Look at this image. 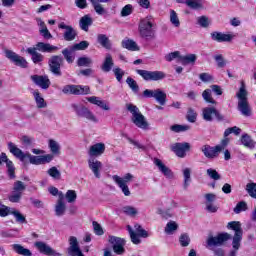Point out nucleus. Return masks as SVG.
Returning a JSON list of instances; mask_svg holds the SVG:
<instances>
[{"mask_svg": "<svg viewBox=\"0 0 256 256\" xmlns=\"http://www.w3.org/2000/svg\"><path fill=\"white\" fill-rule=\"evenodd\" d=\"M34 49H36V51H40L41 53H53L54 51H57V49L59 48L49 43L38 42Z\"/></svg>", "mask_w": 256, "mask_h": 256, "instance_id": "nucleus-27", "label": "nucleus"}, {"mask_svg": "<svg viewBox=\"0 0 256 256\" xmlns=\"http://www.w3.org/2000/svg\"><path fill=\"white\" fill-rule=\"evenodd\" d=\"M214 61H216V65L219 69H223L227 66V60L223 57V54H216L213 56Z\"/></svg>", "mask_w": 256, "mask_h": 256, "instance_id": "nucleus-46", "label": "nucleus"}, {"mask_svg": "<svg viewBox=\"0 0 256 256\" xmlns=\"http://www.w3.org/2000/svg\"><path fill=\"white\" fill-rule=\"evenodd\" d=\"M30 79L41 89H47L48 87H51V80H49V76L32 75Z\"/></svg>", "mask_w": 256, "mask_h": 256, "instance_id": "nucleus-19", "label": "nucleus"}, {"mask_svg": "<svg viewBox=\"0 0 256 256\" xmlns=\"http://www.w3.org/2000/svg\"><path fill=\"white\" fill-rule=\"evenodd\" d=\"M21 197H23L21 192L12 191V194L8 197V199L10 203H19V201H21Z\"/></svg>", "mask_w": 256, "mask_h": 256, "instance_id": "nucleus-64", "label": "nucleus"}, {"mask_svg": "<svg viewBox=\"0 0 256 256\" xmlns=\"http://www.w3.org/2000/svg\"><path fill=\"white\" fill-rule=\"evenodd\" d=\"M202 97L206 103H210L211 105H217V101L213 99L211 95V89H206L202 92Z\"/></svg>", "mask_w": 256, "mask_h": 256, "instance_id": "nucleus-48", "label": "nucleus"}, {"mask_svg": "<svg viewBox=\"0 0 256 256\" xmlns=\"http://www.w3.org/2000/svg\"><path fill=\"white\" fill-rule=\"evenodd\" d=\"M10 215H13L16 219V223H27V218L19 210L12 209Z\"/></svg>", "mask_w": 256, "mask_h": 256, "instance_id": "nucleus-47", "label": "nucleus"}, {"mask_svg": "<svg viewBox=\"0 0 256 256\" xmlns=\"http://www.w3.org/2000/svg\"><path fill=\"white\" fill-rule=\"evenodd\" d=\"M136 73L144 79V81H163L166 75L163 71L136 70Z\"/></svg>", "mask_w": 256, "mask_h": 256, "instance_id": "nucleus-10", "label": "nucleus"}, {"mask_svg": "<svg viewBox=\"0 0 256 256\" xmlns=\"http://www.w3.org/2000/svg\"><path fill=\"white\" fill-rule=\"evenodd\" d=\"M33 95L38 109H45V107H47V103L45 102V99L41 96V93L36 90L34 91Z\"/></svg>", "mask_w": 256, "mask_h": 256, "instance_id": "nucleus-40", "label": "nucleus"}, {"mask_svg": "<svg viewBox=\"0 0 256 256\" xmlns=\"http://www.w3.org/2000/svg\"><path fill=\"white\" fill-rule=\"evenodd\" d=\"M236 97L239 99L238 111H240L241 115L244 117H251V107L249 106V101H247V90L245 86L240 87Z\"/></svg>", "mask_w": 256, "mask_h": 256, "instance_id": "nucleus-5", "label": "nucleus"}, {"mask_svg": "<svg viewBox=\"0 0 256 256\" xmlns=\"http://www.w3.org/2000/svg\"><path fill=\"white\" fill-rule=\"evenodd\" d=\"M126 109L131 113V121L134 123V125H136V127L144 130L149 129V122H147V119L141 114V111H139L137 106L133 104H127Z\"/></svg>", "mask_w": 256, "mask_h": 256, "instance_id": "nucleus-3", "label": "nucleus"}, {"mask_svg": "<svg viewBox=\"0 0 256 256\" xmlns=\"http://www.w3.org/2000/svg\"><path fill=\"white\" fill-rule=\"evenodd\" d=\"M171 150L176 153L177 157H185L187 151L191 150V144L188 142L175 143L171 146Z\"/></svg>", "mask_w": 256, "mask_h": 256, "instance_id": "nucleus-17", "label": "nucleus"}, {"mask_svg": "<svg viewBox=\"0 0 256 256\" xmlns=\"http://www.w3.org/2000/svg\"><path fill=\"white\" fill-rule=\"evenodd\" d=\"M58 27L59 29H65L63 34L65 41H75V38L77 37V31H75L73 26L66 25L65 22H61Z\"/></svg>", "mask_w": 256, "mask_h": 256, "instance_id": "nucleus-18", "label": "nucleus"}, {"mask_svg": "<svg viewBox=\"0 0 256 256\" xmlns=\"http://www.w3.org/2000/svg\"><path fill=\"white\" fill-rule=\"evenodd\" d=\"M206 173L210 179H213V181H219V179H221V174L215 169L209 168L206 170Z\"/></svg>", "mask_w": 256, "mask_h": 256, "instance_id": "nucleus-61", "label": "nucleus"}, {"mask_svg": "<svg viewBox=\"0 0 256 256\" xmlns=\"http://www.w3.org/2000/svg\"><path fill=\"white\" fill-rule=\"evenodd\" d=\"M114 65L115 63L113 62V56H111V54H106L104 62L101 66L102 71H104V73H109V71L113 69Z\"/></svg>", "mask_w": 256, "mask_h": 256, "instance_id": "nucleus-31", "label": "nucleus"}, {"mask_svg": "<svg viewBox=\"0 0 256 256\" xmlns=\"http://www.w3.org/2000/svg\"><path fill=\"white\" fill-rule=\"evenodd\" d=\"M154 165L158 168L160 173H163L164 177L167 179H173V171H171V168L167 167L161 159L154 158Z\"/></svg>", "mask_w": 256, "mask_h": 256, "instance_id": "nucleus-22", "label": "nucleus"}, {"mask_svg": "<svg viewBox=\"0 0 256 256\" xmlns=\"http://www.w3.org/2000/svg\"><path fill=\"white\" fill-rule=\"evenodd\" d=\"M211 38L213 41H217V43H229L233 41V35L223 34L217 31L211 33Z\"/></svg>", "mask_w": 256, "mask_h": 256, "instance_id": "nucleus-25", "label": "nucleus"}, {"mask_svg": "<svg viewBox=\"0 0 256 256\" xmlns=\"http://www.w3.org/2000/svg\"><path fill=\"white\" fill-rule=\"evenodd\" d=\"M185 4L190 9H194L195 11H199V9H203V3L200 0H186Z\"/></svg>", "mask_w": 256, "mask_h": 256, "instance_id": "nucleus-45", "label": "nucleus"}, {"mask_svg": "<svg viewBox=\"0 0 256 256\" xmlns=\"http://www.w3.org/2000/svg\"><path fill=\"white\" fill-rule=\"evenodd\" d=\"M247 209H249V207L247 206V202L240 201L236 204L233 211H234V213H236V215H239V213H241L243 211H247Z\"/></svg>", "mask_w": 256, "mask_h": 256, "instance_id": "nucleus-56", "label": "nucleus"}, {"mask_svg": "<svg viewBox=\"0 0 256 256\" xmlns=\"http://www.w3.org/2000/svg\"><path fill=\"white\" fill-rule=\"evenodd\" d=\"M122 211L123 213H125V215H129L130 217H135V215L139 213V211H137V208L133 206H124L122 208Z\"/></svg>", "mask_w": 256, "mask_h": 256, "instance_id": "nucleus-60", "label": "nucleus"}, {"mask_svg": "<svg viewBox=\"0 0 256 256\" xmlns=\"http://www.w3.org/2000/svg\"><path fill=\"white\" fill-rule=\"evenodd\" d=\"M195 61H197L196 54H187L180 57L181 65H194Z\"/></svg>", "mask_w": 256, "mask_h": 256, "instance_id": "nucleus-37", "label": "nucleus"}, {"mask_svg": "<svg viewBox=\"0 0 256 256\" xmlns=\"http://www.w3.org/2000/svg\"><path fill=\"white\" fill-rule=\"evenodd\" d=\"M122 47L124 49H128V51H139V47L137 46V42L131 39L123 40Z\"/></svg>", "mask_w": 256, "mask_h": 256, "instance_id": "nucleus-39", "label": "nucleus"}, {"mask_svg": "<svg viewBox=\"0 0 256 256\" xmlns=\"http://www.w3.org/2000/svg\"><path fill=\"white\" fill-rule=\"evenodd\" d=\"M202 117L204 121L211 122L213 119H216V121L221 122L225 121V116L217 110L215 107H205L202 109Z\"/></svg>", "mask_w": 256, "mask_h": 256, "instance_id": "nucleus-9", "label": "nucleus"}, {"mask_svg": "<svg viewBox=\"0 0 256 256\" xmlns=\"http://www.w3.org/2000/svg\"><path fill=\"white\" fill-rule=\"evenodd\" d=\"M34 247L37 248L39 253L42 255H48V256H61L62 254L53 250L49 244L43 242V241H37L34 243Z\"/></svg>", "mask_w": 256, "mask_h": 256, "instance_id": "nucleus-15", "label": "nucleus"}, {"mask_svg": "<svg viewBox=\"0 0 256 256\" xmlns=\"http://www.w3.org/2000/svg\"><path fill=\"white\" fill-rule=\"evenodd\" d=\"M26 159H29L31 165H42L41 156H33L29 152H27Z\"/></svg>", "mask_w": 256, "mask_h": 256, "instance_id": "nucleus-59", "label": "nucleus"}, {"mask_svg": "<svg viewBox=\"0 0 256 256\" xmlns=\"http://www.w3.org/2000/svg\"><path fill=\"white\" fill-rule=\"evenodd\" d=\"M240 142L247 149H255V142L253 141V138H251V136L247 133L241 136Z\"/></svg>", "mask_w": 256, "mask_h": 256, "instance_id": "nucleus-32", "label": "nucleus"}, {"mask_svg": "<svg viewBox=\"0 0 256 256\" xmlns=\"http://www.w3.org/2000/svg\"><path fill=\"white\" fill-rule=\"evenodd\" d=\"M78 67H89L93 65V60L89 57H80L77 60Z\"/></svg>", "mask_w": 256, "mask_h": 256, "instance_id": "nucleus-52", "label": "nucleus"}, {"mask_svg": "<svg viewBox=\"0 0 256 256\" xmlns=\"http://www.w3.org/2000/svg\"><path fill=\"white\" fill-rule=\"evenodd\" d=\"M86 99L89 103L97 105V107H100V109H103L104 111H109V109H111L105 101L101 100V98L97 96L87 97Z\"/></svg>", "mask_w": 256, "mask_h": 256, "instance_id": "nucleus-28", "label": "nucleus"}, {"mask_svg": "<svg viewBox=\"0 0 256 256\" xmlns=\"http://www.w3.org/2000/svg\"><path fill=\"white\" fill-rule=\"evenodd\" d=\"M179 243L181 247H189V245L191 244V238L189 237V234H181L179 237Z\"/></svg>", "mask_w": 256, "mask_h": 256, "instance_id": "nucleus-57", "label": "nucleus"}, {"mask_svg": "<svg viewBox=\"0 0 256 256\" xmlns=\"http://www.w3.org/2000/svg\"><path fill=\"white\" fill-rule=\"evenodd\" d=\"M25 189H27V186L22 181L17 180L16 182H14V186H13L14 193H20L23 195V191H25Z\"/></svg>", "mask_w": 256, "mask_h": 256, "instance_id": "nucleus-53", "label": "nucleus"}, {"mask_svg": "<svg viewBox=\"0 0 256 256\" xmlns=\"http://www.w3.org/2000/svg\"><path fill=\"white\" fill-rule=\"evenodd\" d=\"M26 53H28V55H31V60L33 61V63H35V65H38L39 63H43V60L45 59V56H43V54L37 52V48L35 47H29L26 49Z\"/></svg>", "mask_w": 256, "mask_h": 256, "instance_id": "nucleus-26", "label": "nucleus"}, {"mask_svg": "<svg viewBox=\"0 0 256 256\" xmlns=\"http://www.w3.org/2000/svg\"><path fill=\"white\" fill-rule=\"evenodd\" d=\"M189 129H191V126L181 124H175L170 127V131H173V133H183L189 131Z\"/></svg>", "mask_w": 256, "mask_h": 256, "instance_id": "nucleus-49", "label": "nucleus"}, {"mask_svg": "<svg viewBox=\"0 0 256 256\" xmlns=\"http://www.w3.org/2000/svg\"><path fill=\"white\" fill-rule=\"evenodd\" d=\"M47 174L49 177H52V179L59 180L61 179V171L57 169V167L53 166L47 170Z\"/></svg>", "mask_w": 256, "mask_h": 256, "instance_id": "nucleus-54", "label": "nucleus"}, {"mask_svg": "<svg viewBox=\"0 0 256 256\" xmlns=\"http://www.w3.org/2000/svg\"><path fill=\"white\" fill-rule=\"evenodd\" d=\"M97 42L99 43V45L104 47V49H108V50L111 49V40H109V37H107V35L98 34Z\"/></svg>", "mask_w": 256, "mask_h": 256, "instance_id": "nucleus-35", "label": "nucleus"}, {"mask_svg": "<svg viewBox=\"0 0 256 256\" xmlns=\"http://www.w3.org/2000/svg\"><path fill=\"white\" fill-rule=\"evenodd\" d=\"M232 239L231 234L227 232L219 233L216 236H209L206 240L207 247L215 256H225V250L221 247Z\"/></svg>", "mask_w": 256, "mask_h": 256, "instance_id": "nucleus-1", "label": "nucleus"}, {"mask_svg": "<svg viewBox=\"0 0 256 256\" xmlns=\"http://www.w3.org/2000/svg\"><path fill=\"white\" fill-rule=\"evenodd\" d=\"M227 229L234 231V236L232 238V248L240 249L241 241L243 240V228L241 227V222L232 221L227 224Z\"/></svg>", "mask_w": 256, "mask_h": 256, "instance_id": "nucleus-6", "label": "nucleus"}, {"mask_svg": "<svg viewBox=\"0 0 256 256\" xmlns=\"http://www.w3.org/2000/svg\"><path fill=\"white\" fill-rule=\"evenodd\" d=\"M48 147L52 153V155H61V145L59 144V142L50 139L48 141Z\"/></svg>", "mask_w": 256, "mask_h": 256, "instance_id": "nucleus-36", "label": "nucleus"}, {"mask_svg": "<svg viewBox=\"0 0 256 256\" xmlns=\"http://www.w3.org/2000/svg\"><path fill=\"white\" fill-rule=\"evenodd\" d=\"M65 60L63 59V56L59 55H54L49 58L48 60V65H49V70L53 75H56L57 77H61V66Z\"/></svg>", "mask_w": 256, "mask_h": 256, "instance_id": "nucleus-11", "label": "nucleus"}, {"mask_svg": "<svg viewBox=\"0 0 256 256\" xmlns=\"http://www.w3.org/2000/svg\"><path fill=\"white\" fill-rule=\"evenodd\" d=\"M13 251L17 253L18 255H23V256H33V253L31 250L23 247L21 244H13L12 245Z\"/></svg>", "mask_w": 256, "mask_h": 256, "instance_id": "nucleus-33", "label": "nucleus"}, {"mask_svg": "<svg viewBox=\"0 0 256 256\" xmlns=\"http://www.w3.org/2000/svg\"><path fill=\"white\" fill-rule=\"evenodd\" d=\"M231 133H234V135H241V128H239L237 126L227 128L224 131V138L223 139H229L228 136H230Z\"/></svg>", "mask_w": 256, "mask_h": 256, "instance_id": "nucleus-55", "label": "nucleus"}, {"mask_svg": "<svg viewBox=\"0 0 256 256\" xmlns=\"http://www.w3.org/2000/svg\"><path fill=\"white\" fill-rule=\"evenodd\" d=\"M170 22L174 27H179L181 25V22L179 21V16L177 15V12L175 10H170Z\"/></svg>", "mask_w": 256, "mask_h": 256, "instance_id": "nucleus-62", "label": "nucleus"}, {"mask_svg": "<svg viewBox=\"0 0 256 256\" xmlns=\"http://www.w3.org/2000/svg\"><path fill=\"white\" fill-rule=\"evenodd\" d=\"M88 167L91 169L96 179H101V169H103V163H101V161L95 158H90L88 160Z\"/></svg>", "mask_w": 256, "mask_h": 256, "instance_id": "nucleus-21", "label": "nucleus"}, {"mask_svg": "<svg viewBox=\"0 0 256 256\" xmlns=\"http://www.w3.org/2000/svg\"><path fill=\"white\" fill-rule=\"evenodd\" d=\"M109 1L111 0H90V3L94 7V11H96L97 15H105L106 11L101 3H109Z\"/></svg>", "mask_w": 256, "mask_h": 256, "instance_id": "nucleus-29", "label": "nucleus"}, {"mask_svg": "<svg viewBox=\"0 0 256 256\" xmlns=\"http://www.w3.org/2000/svg\"><path fill=\"white\" fill-rule=\"evenodd\" d=\"M8 149L16 159H19L20 161H25V159H27V153H24L23 150L18 148L13 142L8 143Z\"/></svg>", "mask_w": 256, "mask_h": 256, "instance_id": "nucleus-24", "label": "nucleus"}, {"mask_svg": "<svg viewBox=\"0 0 256 256\" xmlns=\"http://www.w3.org/2000/svg\"><path fill=\"white\" fill-rule=\"evenodd\" d=\"M5 57L12 61L17 67H21L22 69H27V60L18 55L17 53L13 52L12 50H4Z\"/></svg>", "mask_w": 256, "mask_h": 256, "instance_id": "nucleus-13", "label": "nucleus"}, {"mask_svg": "<svg viewBox=\"0 0 256 256\" xmlns=\"http://www.w3.org/2000/svg\"><path fill=\"white\" fill-rule=\"evenodd\" d=\"M126 83L131 91H133V93H139V84H137V81H135V79L128 77L126 79Z\"/></svg>", "mask_w": 256, "mask_h": 256, "instance_id": "nucleus-51", "label": "nucleus"}, {"mask_svg": "<svg viewBox=\"0 0 256 256\" xmlns=\"http://www.w3.org/2000/svg\"><path fill=\"white\" fill-rule=\"evenodd\" d=\"M182 173L184 177L183 188L187 190L189 188V185H191V168H184L182 170Z\"/></svg>", "mask_w": 256, "mask_h": 256, "instance_id": "nucleus-41", "label": "nucleus"}, {"mask_svg": "<svg viewBox=\"0 0 256 256\" xmlns=\"http://www.w3.org/2000/svg\"><path fill=\"white\" fill-rule=\"evenodd\" d=\"M3 163H6L9 179H15V165H13V161L9 160L4 152L0 155V165H3Z\"/></svg>", "mask_w": 256, "mask_h": 256, "instance_id": "nucleus-20", "label": "nucleus"}, {"mask_svg": "<svg viewBox=\"0 0 256 256\" xmlns=\"http://www.w3.org/2000/svg\"><path fill=\"white\" fill-rule=\"evenodd\" d=\"M65 198L69 203H75V201H77V192H75V190H68L65 194Z\"/></svg>", "mask_w": 256, "mask_h": 256, "instance_id": "nucleus-63", "label": "nucleus"}, {"mask_svg": "<svg viewBox=\"0 0 256 256\" xmlns=\"http://www.w3.org/2000/svg\"><path fill=\"white\" fill-rule=\"evenodd\" d=\"M154 99L159 105H165V103H167V94L161 89H156L154 92Z\"/></svg>", "mask_w": 256, "mask_h": 256, "instance_id": "nucleus-34", "label": "nucleus"}, {"mask_svg": "<svg viewBox=\"0 0 256 256\" xmlns=\"http://www.w3.org/2000/svg\"><path fill=\"white\" fill-rule=\"evenodd\" d=\"M108 241L112 245V249L116 255H123V253H125V239L109 236Z\"/></svg>", "mask_w": 256, "mask_h": 256, "instance_id": "nucleus-14", "label": "nucleus"}, {"mask_svg": "<svg viewBox=\"0 0 256 256\" xmlns=\"http://www.w3.org/2000/svg\"><path fill=\"white\" fill-rule=\"evenodd\" d=\"M186 119L189 123H195L197 121V112L193 108H188Z\"/></svg>", "mask_w": 256, "mask_h": 256, "instance_id": "nucleus-58", "label": "nucleus"}, {"mask_svg": "<svg viewBox=\"0 0 256 256\" xmlns=\"http://www.w3.org/2000/svg\"><path fill=\"white\" fill-rule=\"evenodd\" d=\"M103 153H105V144L101 142L90 146L88 150V155L90 157H101Z\"/></svg>", "mask_w": 256, "mask_h": 256, "instance_id": "nucleus-23", "label": "nucleus"}, {"mask_svg": "<svg viewBox=\"0 0 256 256\" xmlns=\"http://www.w3.org/2000/svg\"><path fill=\"white\" fill-rule=\"evenodd\" d=\"M230 139H222L220 143L214 147H211L210 145H204L201 148L202 153H204V157L207 159H217L219 157V153L222 151H225L227 149V146L230 143Z\"/></svg>", "mask_w": 256, "mask_h": 256, "instance_id": "nucleus-2", "label": "nucleus"}, {"mask_svg": "<svg viewBox=\"0 0 256 256\" xmlns=\"http://www.w3.org/2000/svg\"><path fill=\"white\" fill-rule=\"evenodd\" d=\"M62 93L65 95H89L91 89L89 86L66 85L62 89Z\"/></svg>", "mask_w": 256, "mask_h": 256, "instance_id": "nucleus-12", "label": "nucleus"}, {"mask_svg": "<svg viewBox=\"0 0 256 256\" xmlns=\"http://www.w3.org/2000/svg\"><path fill=\"white\" fill-rule=\"evenodd\" d=\"M139 35L145 41H152L155 39V30H153V22H151V17H146L141 20L138 27Z\"/></svg>", "mask_w": 256, "mask_h": 256, "instance_id": "nucleus-4", "label": "nucleus"}, {"mask_svg": "<svg viewBox=\"0 0 256 256\" xmlns=\"http://www.w3.org/2000/svg\"><path fill=\"white\" fill-rule=\"evenodd\" d=\"M74 51L73 46L62 50V55L64 56V59H66L67 63H73V61H75V56L73 55Z\"/></svg>", "mask_w": 256, "mask_h": 256, "instance_id": "nucleus-43", "label": "nucleus"}, {"mask_svg": "<svg viewBox=\"0 0 256 256\" xmlns=\"http://www.w3.org/2000/svg\"><path fill=\"white\" fill-rule=\"evenodd\" d=\"M69 248H68V255L70 256H85L81 248L79 247V241H77V237L71 236L69 238Z\"/></svg>", "mask_w": 256, "mask_h": 256, "instance_id": "nucleus-16", "label": "nucleus"}, {"mask_svg": "<svg viewBox=\"0 0 256 256\" xmlns=\"http://www.w3.org/2000/svg\"><path fill=\"white\" fill-rule=\"evenodd\" d=\"M73 111L76 113L77 117L82 119H86L87 121H91L92 123H99V119L97 116L89 110V108L85 107L83 104L73 103L71 104Z\"/></svg>", "mask_w": 256, "mask_h": 256, "instance_id": "nucleus-7", "label": "nucleus"}, {"mask_svg": "<svg viewBox=\"0 0 256 256\" xmlns=\"http://www.w3.org/2000/svg\"><path fill=\"white\" fill-rule=\"evenodd\" d=\"M179 229V225L175 221H170L166 224V227L164 229L166 235H173L175 231Z\"/></svg>", "mask_w": 256, "mask_h": 256, "instance_id": "nucleus-44", "label": "nucleus"}, {"mask_svg": "<svg viewBox=\"0 0 256 256\" xmlns=\"http://www.w3.org/2000/svg\"><path fill=\"white\" fill-rule=\"evenodd\" d=\"M245 190L252 199H256V183L255 182H250L246 184Z\"/></svg>", "mask_w": 256, "mask_h": 256, "instance_id": "nucleus-50", "label": "nucleus"}, {"mask_svg": "<svg viewBox=\"0 0 256 256\" xmlns=\"http://www.w3.org/2000/svg\"><path fill=\"white\" fill-rule=\"evenodd\" d=\"M134 229L131 226H127V231L130 235V239L134 245H139L141 243V238L147 239L149 237V232L147 230L143 229V227L140 224H135Z\"/></svg>", "mask_w": 256, "mask_h": 256, "instance_id": "nucleus-8", "label": "nucleus"}, {"mask_svg": "<svg viewBox=\"0 0 256 256\" xmlns=\"http://www.w3.org/2000/svg\"><path fill=\"white\" fill-rule=\"evenodd\" d=\"M67 211V206L65 205V202H57L55 205V215L56 217H63L65 215V212Z\"/></svg>", "mask_w": 256, "mask_h": 256, "instance_id": "nucleus-42", "label": "nucleus"}, {"mask_svg": "<svg viewBox=\"0 0 256 256\" xmlns=\"http://www.w3.org/2000/svg\"><path fill=\"white\" fill-rule=\"evenodd\" d=\"M112 179L115 183L120 181L122 184L127 185V183H131L133 181V175L131 173H127L124 177L114 175Z\"/></svg>", "mask_w": 256, "mask_h": 256, "instance_id": "nucleus-38", "label": "nucleus"}, {"mask_svg": "<svg viewBox=\"0 0 256 256\" xmlns=\"http://www.w3.org/2000/svg\"><path fill=\"white\" fill-rule=\"evenodd\" d=\"M93 25V18L89 15H84L80 21L79 26L82 31H85L86 33L89 31V27Z\"/></svg>", "mask_w": 256, "mask_h": 256, "instance_id": "nucleus-30", "label": "nucleus"}]
</instances>
